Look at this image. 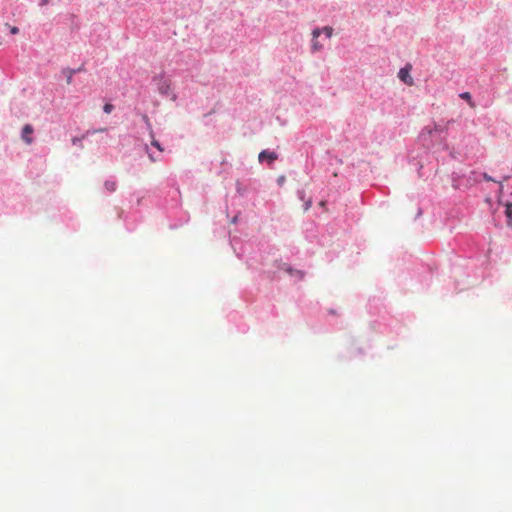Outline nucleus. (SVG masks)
Masks as SVG:
<instances>
[{
	"label": "nucleus",
	"mask_w": 512,
	"mask_h": 512,
	"mask_svg": "<svg viewBox=\"0 0 512 512\" xmlns=\"http://www.w3.org/2000/svg\"><path fill=\"white\" fill-rule=\"evenodd\" d=\"M410 71H411V65L407 64L405 67L401 68L398 73L399 79L408 86H412L414 84V81L410 74Z\"/></svg>",
	"instance_id": "obj_1"
},
{
	"label": "nucleus",
	"mask_w": 512,
	"mask_h": 512,
	"mask_svg": "<svg viewBox=\"0 0 512 512\" xmlns=\"http://www.w3.org/2000/svg\"><path fill=\"white\" fill-rule=\"evenodd\" d=\"M157 86H158V90L161 94L163 95H168L169 92H170V83L167 79H165L164 77H160L159 79H157Z\"/></svg>",
	"instance_id": "obj_2"
},
{
	"label": "nucleus",
	"mask_w": 512,
	"mask_h": 512,
	"mask_svg": "<svg viewBox=\"0 0 512 512\" xmlns=\"http://www.w3.org/2000/svg\"><path fill=\"white\" fill-rule=\"evenodd\" d=\"M33 131V127L29 124L23 127L21 137L26 144H31L33 142V138L31 137Z\"/></svg>",
	"instance_id": "obj_3"
},
{
	"label": "nucleus",
	"mask_w": 512,
	"mask_h": 512,
	"mask_svg": "<svg viewBox=\"0 0 512 512\" xmlns=\"http://www.w3.org/2000/svg\"><path fill=\"white\" fill-rule=\"evenodd\" d=\"M265 159H267L269 162H273L277 159V154L275 152L264 150L259 154V161L262 162Z\"/></svg>",
	"instance_id": "obj_4"
},
{
	"label": "nucleus",
	"mask_w": 512,
	"mask_h": 512,
	"mask_svg": "<svg viewBox=\"0 0 512 512\" xmlns=\"http://www.w3.org/2000/svg\"><path fill=\"white\" fill-rule=\"evenodd\" d=\"M505 214L508 219V221H507L508 226L512 227V203L506 205Z\"/></svg>",
	"instance_id": "obj_5"
},
{
	"label": "nucleus",
	"mask_w": 512,
	"mask_h": 512,
	"mask_svg": "<svg viewBox=\"0 0 512 512\" xmlns=\"http://www.w3.org/2000/svg\"><path fill=\"white\" fill-rule=\"evenodd\" d=\"M460 97L464 100H466L470 107L474 108L475 103L472 101L471 94L469 92H464L460 94Z\"/></svg>",
	"instance_id": "obj_6"
},
{
	"label": "nucleus",
	"mask_w": 512,
	"mask_h": 512,
	"mask_svg": "<svg viewBox=\"0 0 512 512\" xmlns=\"http://www.w3.org/2000/svg\"><path fill=\"white\" fill-rule=\"evenodd\" d=\"M104 186L105 188L110 191V192H114L117 188V184L115 181H111V180H108L104 183Z\"/></svg>",
	"instance_id": "obj_7"
},
{
	"label": "nucleus",
	"mask_w": 512,
	"mask_h": 512,
	"mask_svg": "<svg viewBox=\"0 0 512 512\" xmlns=\"http://www.w3.org/2000/svg\"><path fill=\"white\" fill-rule=\"evenodd\" d=\"M323 48V46L317 41V39L312 40L311 49L313 52L320 51Z\"/></svg>",
	"instance_id": "obj_8"
},
{
	"label": "nucleus",
	"mask_w": 512,
	"mask_h": 512,
	"mask_svg": "<svg viewBox=\"0 0 512 512\" xmlns=\"http://www.w3.org/2000/svg\"><path fill=\"white\" fill-rule=\"evenodd\" d=\"M322 32L328 37L330 38L332 35H333V28L330 27V26H325L322 28Z\"/></svg>",
	"instance_id": "obj_9"
},
{
	"label": "nucleus",
	"mask_w": 512,
	"mask_h": 512,
	"mask_svg": "<svg viewBox=\"0 0 512 512\" xmlns=\"http://www.w3.org/2000/svg\"><path fill=\"white\" fill-rule=\"evenodd\" d=\"M113 109H114V106L110 103L105 104L103 107L104 112L107 114L111 113L113 111Z\"/></svg>",
	"instance_id": "obj_10"
},
{
	"label": "nucleus",
	"mask_w": 512,
	"mask_h": 512,
	"mask_svg": "<svg viewBox=\"0 0 512 512\" xmlns=\"http://www.w3.org/2000/svg\"><path fill=\"white\" fill-rule=\"evenodd\" d=\"M322 33V29L320 28H316L312 31V36H313V39H317L320 34Z\"/></svg>",
	"instance_id": "obj_11"
},
{
	"label": "nucleus",
	"mask_w": 512,
	"mask_h": 512,
	"mask_svg": "<svg viewBox=\"0 0 512 512\" xmlns=\"http://www.w3.org/2000/svg\"><path fill=\"white\" fill-rule=\"evenodd\" d=\"M287 271H288V273H290V274L295 273L299 278H302V277H303V273H302L301 271H298V270L293 271L292 269H288Z\"/></svg>",
	"instance_id": "obj_12"
},
{
	"label": "nucleus",
	"mask_w": 512,
	"mask_h": 512,
	"mask_svg": "<svg viewBox=\"0 0 512 512\" xmlns=\"http://www.w3.org/2000/svg\"><path fill=\"white\" fill-rule=\"evenodd\" d=\"M152 145L156 147L159 151H163V148L161 147L160 143L156 140L152 141Z\"/></svg>",
	"instance_id": "obj_13"
},
{
	"label": "nucleus",
	"mask_w": 512,
	"mask_h": 512,
	"mask_svg": "<svg viewBox=\"0 0 512 512\" xmlns=\"http://www.w3.org/2000/svg\"><path fill=\"white\" fill-rule=\"evenodd\" d=\"M18 32H19V29L17 27L14 26V27L11 28V33L12 34H17Z\"/></svg>",
	"instance_id": "obj_14"
},
{
	"label": "nucleus",
	"mask_w": 512,
	"mask_h": 512,
	"mask_svg": "<svg viewBox=\"0 0 512 512\" xmlns=\"http://www.w3.org/2000/svg\"><path fill=\"white\" fill-rule=\"evenodd\" d=\"M148 155H149V158H150V160H151L152 162H155V161H156V159L153 157V155H152V154H150V153H149Z\"/></svg>",
	"instance_id": "obj_15"
},
{
	"label": "nucleus",
	"mask_w": 512,
	"mask_h": 512,
	"mask_svg": "<svg viewBox=\"0 0 512 512\" xmlns=\"http://www.w3.org/2000/svg\"><path fill=\"white\" fill-rule=\"evenodd\" d=\"M484 178L488 181H492V178L490 176H488L487 174L484 175Z\"/></svg>",
	"instance_id": "obj_16"
},
{
	"label": "nucleus",
	"mask_w": 512,
	"mask_h": 512,
	"mask_svg": "<svg viewBox=\"0 0 512 512\" xmlns=\"http://www.w3.org/2000/svg\"><path fill=\"white\" fill-rule=\"evenodd\" d=\"M49 1H50V0H42L41 5H45V4H47Z\"/></svg>",
	"instance_id": "obj_17"
},
{
	"label": "nucleus",
	"mask_w": 512,
	"mask_h": 512,
	"mask_svg": "<svg viewBox=\"0 0 512 512\" xmlns=\"http://www.w3.org/2000/svg\"><path fill=\"white\" fill-rule=\"evenodd\" d=\"M71 79H72V77H71V76H69V77H68V79H67V83H68V84H70V83H71Z\"/></svg>",
	"instance_id": "obj_18"
},
{
	"label": "nucleus",
	"mask_w": 512,
	"mask_h": 512,
	"mask_svg": "<svg viewBox=\"0 0 512 512\" xmlns=\"http://www.w3.org/2000/svg\"><path fill=\"white\" fill-rule=\"evenodd\" d=\"M106 129H99L100 132H103L105 131ZM95 132H98V130H96Z\"/></svg>",
	"instance_id": "obj_19"
}]
</instances>
